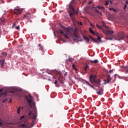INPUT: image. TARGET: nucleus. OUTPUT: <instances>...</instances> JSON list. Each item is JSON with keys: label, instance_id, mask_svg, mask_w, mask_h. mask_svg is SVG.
<instances>
[{"label": "nucleus", "instance_id": "obj_1", "mask_svg": "<svg viewBox=\"0 0 128 128\" xmlns=\"http://www.w3.org/2000/svg\"><path fill=\"white\" fill-rule=\"evenodd\" d=\"M60 28L62 30H59L60 34L64 36V37L68 40L70 38V37L68 36H72L74 42H76V39L80 38V36L76 34V29H73L72 33V30H70V28H66V27L64 26H60Z\"/></svg>", "mask_w": 128, "mask_h": 128}, {"label": "nucleus", "instance_id": "obj_2", "mask_svg": "<svg viewBox=\"0 0 128 128\" xmlns=\"http://www.w3.org/2000/svg\"><path fill=\"white\" fill-rule=\"evenodd\" d=\"M102 24H103V26L106 28V30L104 29V27L102 26H100L98 24H96V26L99 28V30H102V32L107 36L106 40H112V34H114V30H110V28H108L106 26L104 23V22H102Z\"/></svg>", "mask_w": 128, "mask_h": 128}, {"label": "nucleus", "instance_id": "obj_3", "mask_svg": "<svg viewBox=\"0 0 128 128\" xmlns=\"http://www.w3.org/2000/svg\"><path fill=\"white\" fill-rule=\"evenodd\" d=\"M75 5L76 2L72 1L69 6V8L70 10L69 14L73 22H76V19L74 18V14H78V12L74 10V6Z\"/></svg>", "mask_w": 128, "mask_h": 128}, {"label": "nucleus", "instance_id": "obj_4", "mask_svg": "<svg viewBox=\"0 0 128 128\" xmlns=\"http://www.w3.org/2000/svg\"><path fill=\"white\" fill-rule=\"evenodd\" d=\"M124 32H119L117 35V40H124Z\"/></svg>", "mask_w": 128, "mask_h": 128}, {"label": "nucleus", "instance_id": "obj_5", "mask_svg": "<svg viewBox=\"0 0 128 128\" xmlns=\"http://www.w3.org/2000/svg\"><path fill=\"white\" fill-rule=\"evenodd\" d=\"M20 126L21 128H30L34 126V124H30L28 123H26L24 124H21Z\"/></svg>", "mask_w": 128, "mask_h": 128}, {"label": "nucleus", "instance_id": "obj_6", "mask_svg": "<svg viewBox=\"0 0 128 128\" xmlns=\"http://www.w3.org/2000/svg\"><path fill=\"white\" fill-rule=\"evenodd\" d=\"M112 80V78H110V75L108 74L106 76V80H104V84H108Z\"/></svg>", "mask_w": 128, "mask_h": 128}, {"label": "nucleus", "instance_id": "obj_7", "mask_svg": "<svg viewBox=\"0 0 128 128\" xmlns=\"http://www.w3.org/2000/svg\"><path fill=\"white\" fill-rule=\"evenodd\" d=\"M98 36V40L90 36V38H91V40H93V42H96L97 44H98V40H99V42H100V36Z\"/></svg>", "mask_w": 128, "mask_h": 128}, {"label": "nucleus", "instance_id": "obj_8", "mask_svg": "<svg viewBox=\"0 0 128 128\" xmlns=\"http://www.w3.org/2000/svg\"><path fill=\"white\" fill-rule=\"evenodd\" d=\"M14 13L16 14V16H18V14H20L22 13V10L18 8H15L14 10Z\"/></svg>", "mask_w": 128, "mask_h": 128}, {"label": "nucleus", "instance_id": "obj_9", "mask_svg": "<svg viewBox=\"0 0 128 128\" xmlns=\"http://www.w3.org/2000/svg\"><path fill=\"white\" fill-rule=\"evenodd\" d=\"M96 76H94V75L92 74L90 76V82H94V80H96Z\"/></svg>", "mask_w": 128, "mask_h": 128}, {"label": "nucleus", "instance_id": "obj_10", "mask_svg": "<svg viewBox=\"0 0 128 128\" xmlns=\"http://www.w3.org/2000/svg\"><path fill=\"white\" fill-rule=\"evenodd\" d=\"M30 12H26L24 14V18L26 20V18H30Z\"/></svg>", "mask_w": 128, "mask_h": 128}, {"label": "nucleus", "instance_id": "obj_11", "mask_svg": "<svg viewBox=\"0 0 128 128\" xmlns=\"http://www.w3.org/2000/svg\"><path fill=\"white\" fill-rule=\"evenodd\" d=\"M24 98L25 100H26L28 104H32V100L30 99V98H28V96H25Z\"/></svg>", "mask_w": 128, "mask_h": 128}, {"label": "nucleus", "instance_id": "obj_12", "mask_svg": "<svg viewBox=\"0 0 128 128\" xmlns=\"http://www.w3.org/2000/svg\"><path fill=\"white\" fill-rule=\"evenodd\" d=\"M4 60H0V64L2 68H4Z\"/></svg>", "mask_w": 128, "mask_h": 128}, {"label": "nucleus", "instance_id": "obj_13", "mask_svg": "<svg viewBox=\"0 0 128 128\" xmlns=\"http://www.w3.org/2000/svg\"><path fill=\"white\" fill-rule=\"evenodd\" d=\"M89 30L92 34H95L97 36L98 34V32H94L90 28H89Z\"/></svg>", "mask_w": 128, "mask_h": 128}, {"label": "nucleus", "instance_id": "obj_14", "mask_svg": "<svg viewBox=\"0 0 128 128\" xmlns=\"http://www.w3.org/2000/svg\"><path fill=\"white\" fill-rule=\"evenodd\" d=\"M103 92H104V89L101 88H100V90L97 92V94L100 96H102V94H104Z\"/></svg>", "mask_w": 128, "mask_h": 128}, {"label": "nucleus", "instance_id": "obj_15", "mask_svg": "<svg viewBox=\"0 0 128 128\" xmlns=\"http://www.w3.org/2000/svg\"><path fill=\"white\" fill-rule=\"evenodd\" d=\"M0 122H0V126H6V123L5 122H4L2 120L0 119Z\"/></svg>", "mask_w": 128, "mask_h": 128}, {"label": "nucleus", "instance_id": "obj_16", "mask_svg": "<svg viewBox=\"0 0 128 128\" xmlns=\"http://www.w3.org/2000/svg\"><path fill=\"white\" fill-rule=\"evenodd\" d=\"M93 82H94V84H100V80H94L93 81Z\"/></svg>", "mask_w": 128, "mask_h": 128}, {"label": "nucleus", "instance_id": "obj_17", "mask_svg": "<svg viewBox=\"0 0 128 128\" xmlns=\"http://www.w3.org/2000/svg\"><path fill=\"white\" fill-rule=\"evenodd\" d=\"M90 62H92V64H98V60H90Z\"/></svg>", "mask_w": 128, "mask_h": 128}, {"label": "nucleus", "instance_id": "obj_18", "mask_svg": "<svg viewBox=\"0 0 128 128\" xmlns=\"http://www.w3.org/2000/svg\"><path fill=\"white\" fill-rule=\"evenodd\" d=\"M4 90H6V88H4L0 89V98H2V92H4Z\"/></svg>", "mask_w": 128, "mask_h": 128}, {"label": "nucleus", "instance_id": "obj_19", "mask_svg": "<svg viewBox=\"0 0 128 128\" xmlns=\"http://www.w3.org/2000/svg\"><path fill=\"white\" fill-rule=\"evenodd\" d=\"M85 82L86 84H88V86H90V88H94V87L92 86L90 84V82H88V81H86Z\"/></svg>", "mask_w": 128, "mask_h": 128}, {"label": "nucleus", "instance_id": "obj_20", "mask_svg": "<svg viewBox=\"0 0 128 128\" xmlns=\"http://www.w3.org/2000/svg\"><path fill=\"white\" fill-rule=\"evenodd\" d=\"M6 97H4V98H2L0 100V102H2V104L4 102H6Z\"/></svg>", "mask_w": 128, "mask_h": 128}, {"label": "nucleus", "instance_id": "obj_21", "mask_svg": "<svg viewBox=\"0 0 128 128\" xmlns=\"http://www.w3.org/2000/svg\"><path fill=\"white\" fill-rule=\"evenodd\" d=\"M110 4H112V0H110V1H107L105 3V6H108Z\"/></svg>", "mask_w": 128, "mask_h": 128}, {"label": "nucleus", "instance_id": "obj_22", "mask_svg": "<svg viewBox=\"0 0 128 128\" xmlns=\"http://www.w3.org/2000/svg\"><path fill=\"white\" fill-rule=\"evenodd\" d=\"M84 38L85 40H86V42H90V39L88 38L86 36H84Z\"/></svg>", "mask_w": 128, "mask_h": 128}, {"label": "nucleus", "instance_id": "obj_23", "mask_svg": "<svg viewBox=\"0 0 128 128\" xmlns=\"http://www.w3.org/2000/svg\"><path fill=\"white\" fill-rule=\"evenodd\" d=\"M1 54H2V56H4V58H6V56H8V54L6 52L2 53Z\"/></svg>", "mask_w": 128, "mask_h": 128}, {"label": "nucleus", "instance_id": "obj_24", "mask_svg": "<svg viewBox=\"0 0 128 128\" xmlns=\"http://www.w3.org/2000/svg\"><path fill=\"white\" fill-rule=\"evenodd\" d=\"M92 8H94V10L95 12H97L98 14H100V12H98V9H96V8H94V7H92Z\"/></svg>", "mask_w": 128, "mask_h": 128}, {"label": "nucleus", "instance_id": "obj_25", "mask_svg": "<svg viewBox=\"0 0 128 128\" xmlns=\"http://www.w3.org/2000/svg\"><path fill=\"white\" fill-rule=\"evenodd\" d=\"M17 113L20 114V106H19L18 110H17Z\"/></svg>", "mask_w": 128, "mask_h": 128}, {"label": "nucleus", "instance_id": "obj_26", "mask_svg": "<svg viewBox=\"0 0 128 128\" xmlns=\"http://www.w3.org/2000/svg\"><path fill=\"white\" fill-rule=\"evenodd\" d=\"M32 120H36V115L34 114L32 116Z\"/></svg>", "mask_w": 128, "mask_h": 128}, {"label": "nucleus", "instance_id": "obj_27", "mask_svg": "<svg viewBox=\"0 0 128 128\" xmlns=\"http://www.w3.org/2000/svg\"><path fill=\"white\" fill-rule=\"evenodd\" d=\"M99 10H104V7L100 6H97Z\"/></svg>", "mask_w": 128, "mask_h": 128}, {"label": "nucleus", "instance_id": "obj_28", "mask_svg": "<svg viewBox=\"0 0 128 128\" xmlns=\"http://www.w3.org/2000/svg\"><path fill=\"white\" fill-rule=\"evenodd\" d=\"M72 68H74V70H76V66H74V64H72Z\"/></svg>", "mask_w": 128, "mask_h": 128}, {"label": "nucleus", "instance_id": "obj_29", "mask_svg": "<svg viewBox=\"0 0 128 128\" xmlns=\"http://www.w3.org/2000/svg\"><path fill=\"white\" fill-rule=\"evenodd\" d=\"M88 68V65H86V66H85L84 67V70H85V72H86V69Z\"/></svg>", "mask_w": 128, "mask_h": 128}, {"label": "nucleus", "instance_id": "obj_30", "mask_svg": "<svg viewBox=\"0 0 128 128\" xmlns=\"http://www.w3.org/2000/svg\"><path fill=\"white\" fill-rule=\"evenodd\" d=\"M28 116H32V111H30L29 114H28Z\"/></svg>", "mask_w": 128, "mask_h": 128}, {"label": "nucleus", "instance_id": "obj_31", "mask_svg": "<svg viewBox=\"0 0 128 128\" xmlns=\"http://www.w3.org/2000/svg\"><path fill=\"white\" fill-rule=\"evenodd\" d=\"M126 4L124 6V10H126Z\"/></svg>", "mask_w": 128, "mask_h": 128}, {"label": "nucleus", "instance_id": "obj_32", "mask_svg": "<svg viewBox=\"0 0 128 128\" xmlns=\"http://www.w3.org/2000/svg\"><path fill=\"white\" fill-rule=\"evenodd\" d=\"M16 26V23H14L12 26V28H14V27Z\"/></svg>", "mask_w": 128, "mask_h": 128}, {"label": "nucleus", "instance_id": "obj_33", "mask_svg": "<svg viewBox=\"0 0 128 128\" xmlns=\"http://www.w3.org/2000/svg\"><path fill=\"white\" fill-rule=\"evenodd\" d=\"M24 116H21V118H20V120H22L24 119Z\"/></svg>", "mask_w": 128, "mask_h": 128}, {"label": "nucleus", "instance_id": "obj_34", "mask_svg": "<svg viewBox=\"0 0 128 128\" xmlns=\"http://www.w3.org/2000/svg\"><path fill=\"white\" fill-rule=\"evenodd\" d=\"M16 30H20V27L18 26H17L16 27Z\"/></svg>", "mask_w": 128, "mask_h": 128}, {"label": "nucleus", "instance_id": "obj_35", "mask_svg": "<svg viewBox=\"0 0 128 128\" xmlns=\"http://www.w3.org/2000/svg\"><path fill=\"white\" fill-rule=\"evenodd\" d=\"M54 84H58V80H56Z\"/></svg>", "mask_w": 128, "mask_h": 128}, {"label": "nucleus", "instance_id": "obj_36", "mask_svg": "<svg viewBox=\"0 0 128 128\" xmlns=\"http://www.w3.org/2000/svg\"><path fill=\"white\" fill-rule=\"evenodd\" d=\"M92 1H90L89 2H88V4H92Z\"/></svg>", "mask_w": 128, "mask_h": 128}, {"label": "nucleus", "instance_id": "obj_37", "mask_svg": "<svg viewBox=\"0 0 128 128\" xmlns=\"http://www.w3.org/2000/svg\"><path fill=\"white\" fill-rule=\"evenodd\" d=\"M110 10H114V8H110Z\"/></svg>", "mask_w": 128, "mask_h": 128}, {"label": "nucleus", "instance_id": "obj_38", "mask_svg": "<svg viewBox=\"0 0 128 128\" xmlns=\"http://www.w3.org/2000/svg\"><path fill=\"white\" fill-rule=\"evenodd\" d=\"M109 72H110V74H112V70H110L109 71Z\"/></svg>", "mask_w": 128, "mask_h": 128}, {"label": "nucleus", "instance_id": "obj_39", "mask_svg": "<svg viewBox=\"0 0 128 128\" xmlns=\"http://www.w3.org/2000/svg\"><path fill=\"white\" fill-rule=\"evenodd\" d=\"M28 98H32V96H30V94L28 95Z\"/></svg>", "mask_w": 128, "mask_h": 128}, {"label": "nucleus", "instance_id": "obj_40", "mask_svg": "<svg viewBox=\"0 0 128 128\" xmlns=\"http://www.w3.org/2000/svg\"><path fill=\"white\" fill-rule=\"evenodd\" d=\"M126 4H128V0L126 1Z\"/></svg>", "mask_w": 128, "mask_h": 128}, {"label": "nucleus", "instance_id": "obj_41", "mask_svg": "<svg viewBox=\"0 0 128 128\" xmlns=\"http://www.w3.org/2000/svg\"><path fill=\"white\" fill-rule=\"evenodd\" d=\"M113 12H116V10H115V9H113Z\"/></svg>", "mask_w": 128, "mask_h": 128}, {"label": "nucleus", "instance_id": "obj_42", "mask_svg": "<svg viewBox=\"0 0 128 128\" xmlns=\"http://www.w3.org/2000/svg\"><path fill=\"white\" fill-rule=\"evenodd\" d=\"M114 76L115 78H116V74H115L114 75Z\"/></svg>", "mask_w": 128, "mask_h": 128}, {"label": "nucleus", "instance_id": "obj_43", "mask_svg": "<svg viewBox=\"0 0 128 128\" xmlns=\"http://www.w3.org/2000/svg\"><path fill=\"white\" fill-rule=\"evenodd\" d=\"M90 24L92 26H94V25H92V23H90Z\"/></svg>", "mask_w": 128, "mask_h": 128}, {"label": "nucleus", "instance_id": "obj_44", "mask_svg": "<svg viewBox=\"0 0 128 128\" xmlns=\"http://www.w3.org/2000/svg\"><path fill=\"white\" fill-rule=\"evenodd\" d=\"M12 102V100H10V101H9V102Z\"/></svg>", "mask_w": 128, "mask_h": 128}, {"label": "nucleus", "instance_id": "obj_45", "mask_svg": "<svg viewBox=\"0 0 128 128\" xmlns=\"http://www.w3.org/2000/svg\"><path fill=\"white\" fill-rule=\"evenodd\" d=\"M64 76H66V72L65 73Z\"/></svg>", "mask_w": 128, "mask_h": 128}, {"label": "nucleus", "instance_id": "obj_46", "mask_svg": "<svg viewBox=\"0 0 128 128\" xmlns=\"http://www.w3.org/2000/svg\"><path fill=\"white\" fill-rule=\"evenodd\" d=\"M54 78H55L56 80V77H53Z\"/></svg>", "mask_w": 128, "mask_h": 128}, {"label": "nucleus", "instance_id": "obj_47", "mask_svg": "<svg viewBox=\"0 0 128 128\" xmlns=\"http://www.w3.org/2000/svg\"><path fill=\"white\" fill-rule=\"evenodd\" d=\"M38 46H40V44H38Z\"/></svg>", "mask_w": 128, "mask_h": 128}, {"label": "nucleus", "instance_id": "obj_48", "mask_svg": "<svg viewBox=\"0 0 128 128\" xmlns=\"http://www.w3.org/2000/svg\"><path fill=\"white\" fill-rule=\"evenodd\" d=\"M48 80H50V79L48 78Z\"/></svg>", "mask_w": 128, "mask_h": 128}, {"label": "nucleus", "instance_id": "obj_49", "mask_svg": "<svg viewBox=\"0 0 128 128\" xmlns=\"http://www.w3.org/2000/svg\"><path fill=\"white\" fill-rule=\"evenodd\" d=\"M22 109L23 110V109H24V107H22Z\"/></svg>", "mask_w": 128, "mask_h": 128}, {"label": "nucleus", "instance_id": "obj_50", "mask_svg": "<svg viewBox=\"0 0 128 128\" xmlns=\"http://www.w3.org/2000/svg\"><path fill=\"white\" fill-rule=\"evenodd\" d=\"M127 38H128V35L127 36Z\"/></svg>", "mask_w": 128, "mask_h": 128}, {"label": "nucleus", "instance_id": "obj_51", "mask_svg": "<svg viewBox=\"0 0 128 128\" xmlns=\"http://www.w3.org/2000/svg\"><path fill=\"white\" fill-rule=\"evenodd\" d=\"M49 74H50V73H48Z\"/></svg>", "mask_w": 128, "mask_h": 128}, {"label": "nucleus", "instance_id": "obj_52", "mask_svg": "<svg viewBox=\"0 0 128 128\" xmlns=\"http://www.w3.org/2000/svg\"><path fill=\"white\" fill-rule=\"evenodd\" d=\"M63 82V81L62 80L61 82Z\"/></svg>", "mask_w": 128, "mask_h": 128}, {"label": "nucleus", "instance_id": "obj_53", "mask_svg": "<svg viewBox=\"0 0 128 128\" xmlns=\"http://www.w3.org/2000/svg\"><path fill=\"white\" fill-rule=\"evenodd\" d=\"M81 24V26H82V24Z\"/></svg>", "mask_w": 128, "mask_h": 128}]
</instances>
